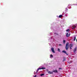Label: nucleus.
<instances>
[{
  "instance_id": "1",
  "label": "nucleus",
  "mask_w": 77,
  "mask_h": 77,
  "mask_svg": "<svg viewBox=\"0 0 77 77\" xmlns=\"http://www.w3.org/2000/svg\"><path fill=\"white\" fill-rule=\"evenodd\" d=\"M69 43H67L66 44V49L67 50H68V48H69Z\"/></svg>"
},
{
  "instance_id": "2",
  "label": "nucleus",
  "mask_w": 77,
  "mask_h": 77,
  "mask_svg": "<svg viewBox=\"0 0 77 77\" xmlns=\"http://www.w3.org/2000/svg\"><path fill=\"white\" fill-rule=\"evenodd\" d=\"M46 71L47 72H48V74H53V72H52L48 71V69H47Z\"/></svg>"
},
{
  "instance_id": "3",
  "label": "nucleus",
  "mask_w": 77,
  "mask_h": 77,
  "mask_svg": "<svg viewBox=\"0 0 77 77\" xmlns=\"http://www.w3.org/2000/svg\"><path fill=\"white\" fill-rule=\"evenodd\" d=\"M51 50L52 51V52L54 53H55V52L54 51V48H52L51 49Z\"/></svg>"
},
{
  "instance_id": "4",
  "label": "nucleus",
  "mask_w": 77,
  "mask_h": 77,
  "mask_svg": "<svg viewBox=\"0 0 77 77\" xmlns=\"http://www.w3.org/2000/svg\"><path fill=\"white\" fill-rule=\"evenodd\" d=\"M53 72H55V73H58V72L57 71V70H54L52 71Z\"/></svg>"
},
{
  "instance_id": "5",
  "label": "nucleus",
  "mask_w": 77,
  "mask_h": 77,
  "mask_svg": "<svg viewBox=\"0 0 77 77\" xmlns=\"http://www.w3.org/2000/svg\"><path fill=\"white\" fill-rule=\"evenodd\" d=\"M70 36V33H67L66 34V37H69Z\"/></svg>"
},
{
  "instance_id": "6",
  "label": "nucleus",
  "mask_w": 77,
  "mask_h": 77,
  "mask_svg": "<svg viewBox=\"0 0 77 77\" xmlns=\"http://www.w3.org/2000/svg\"><path fill=\"white\" fill-rule=\"evenodd\" d=\"M73 45L72 44H70L69 46V48L70 49H72V46Z\"/></svg>"
},
{
  "instance_id": "7",
  "label": "nucleus",
  "mask_w": 77,
  "mask_h": 77,
  "mask_svg": "<svg viewBox=\"0 0 77 77\" xmlns=\"http://www.w3.org/2000/svg\"><path fill=\"white\" fill-rule=\"evenodd\" d=\"M62 52L64 53H65V54H66V55H68V54H67V53H66V51H62Z\"/></svg>"
},
{
  "instance_id": "8",
  "label": "nucleus",
  "mask_w": 77,
  "mask_h": 77,
  "mask_svg": "<svg viewBox=\"0 0 77 77\" xmlns=\"http://www.w3.org/2000/svg\"><path fill=\"white\" fill-rule=\"evenodd\" d=\"M76 50H77V48H75L74 51V53H75V52L76 51Z\"/></svg>"
},
{
  "instance_id": "9",
  "label": "nucleus",
  "mask_w": 77,
  "mask_h": 77,
  "mask_svg": "<svg viewBox=\"0 0 77 77\" xmlns=\"http://www.w3.org/2000/svg\"><path fill=\"white\" fill-rule=\"evenodd\" d=\"M39 69H42V68H38L37 71V72H36L37 73V72H38V71H39Z\"/></svg>"
},
{
  "instance_id": "10",
  "label": "nucleus",
  "mask_w": 77,
  "mask_h": 77,
  "mask_svg": "<svg viewBox=\"0 0 77 77\" xmlns=\"http://www.w3.org/2000/svg\"><path fill=\"white\" fill-rule=\"evenodd\" d=\"M65 60H66V58H65V57H63V61L64 62V61H65Z\"/></svg>"
},
{
  "instance_id": "11",
  "label": "nucleus",
  "mask_w": 77,
  "mask_h": 77,
  "mask_svg": "<svg viewBox=\"0 0 77 77\" xmlns=\"http://www.w3.org/2000/svg\"><path fill=\"white\" fill-rule=\"evenodd\" d=\"M75 27H76V26H72V29H75Z\"/></svg>"
},
{
  "instance_id": "12",
  "label": "nucleus",
  "mask_w": 77,
  "mask_h": 77,
  "mask_svg": "<svg viewBox=\"0 0 77 77\" xmlns=\"http://www.w3.org/2000/svg\"><path fill=\"white\" fill-rule=\"evenodd\" d=\"M65 42H66V41L65 40H64L63 41V44H65Z\"/></svg>"
},
{
  "instance_id": "13",
  "label": "nucleus",
  "mask_w": 77,
  "mask_h": 77,
  "mask_svg": "<svg viewBox=\"0 0 77 77\" xmlns=\"http://www.w3.org/2000/svg\"><path fill=\"white\" fill-rule=\"evenodd\" d=\"M62 17V15H59V18H61V17Z\"/></svg>"
},
{
  "instance_id": "14",
  "label": "nucleus",
  "mask_w": 77,
  "mask_h": 77,
  "mask_svg": "<svg viewBox=\"0 0 77 77\" xmlns=\"http://www.w3.org/2000/svg\"><path fill=\"white\" fill-rule=\"evenodd\" d=\"M58 51H59V52H60V49L59 48H58Z\"/></svg>"
},
{
  "instance_id": "15",
  "label": "nucleus",
  "mask_w": 77,
  "mask_h": 77,
  "mask_svg": "<svg viewBox=\"0 0 77 77\" xmlns=\"http://www.w3.org/2000/svg\"><path fill=\"white\" fill-rule=\"evenodd\" d=\"M50 57H53V55H50Z\"/></svg>"
},
{
  "instance_id": "16",
  "label": "nucleus",
  "mask_w": 77,
  "mask_h": 77,
  "mask_svg": "<svg viewBox=\"0 0 77 77\" xmlns=\"http://www.w3.org/2000/svg\"><path fill=\"white\" fill-rule=\"evenodd\" d=\"M75 39H76V38L75 37V36H74V41H75Z\"/></svg>"
},
{
  "instance_id": "17",
  "label": "nucleus",
  "mask_w": 77,
  "mask_h": 77,
  "mask_svg": "<svg viewBox=\"0 0 77 77\" xmlns=\"http://www.w3.org/2000/svg\"><path fill=\"white\" fill-rule=\"evenodd\" d=\"M42 69H45V67H42Z\"/></svg>"
},
{
  "instance_id": "18",
  "label": "nucleus",
  "mask_w": 77,
  "mask_h": 77,
  "mask_svg": "<svg viewBox=\"0 0 77 77\" xmlns=\"http://www.w3.org/2000/svg\"><path fill=\"white\" fill-rule=\"evenodd\" d=\"M44 75V74H41L40 75L41 76H43V75Z\"/></svg>"
},
{
  "instance_id": "19",
  "label": "nucleus",
  "mask_w": 77,
  "mask_h": 77,
  "mask_svg": "<svg viewBox=\"0 0 77 77\" xmlns=\"http://www.w3.org/2000/svg\"><path fill=\"white\" fill-rule=\"evenodd\" d=\"M66 32H69V29H68L66 30Z\"/></svg>"
},
{
  "instance_id": "20",
  "label": "nucleus",
  "mask_w": 77,
  "mask_h": 77,
  "mask_svg": "<svg viewBox=\"0 0 77 77\" xmlns=\"http://www.w3.org/2000/svg\"><path fill=\"white\" fill-rule=\"evenodd\" d=\"M59 69H62V68H59Z\"/></svg>"
},
{
  "instance_id": "21",
  "label": "nucleus",
  "mask_w": 77,
  "mask_h": 77,
  "mask_svg": "<svg viewBox=\"0 0 77 77\" xmlns=\"http://www.w3.org/2000/svg\"><path fill=\"white\" fill-rule=\"evenodd\" d=\"M34 77H36V75H35Z\"/></svg>"
},
{
  "instance_id": "22",
  "label": "nucleus",
  "mask_w": 77,
  "mask_h": 77,
  "mask_svg": "<svg viewBox=\"0 0 77 77\" xmlns=\"http://www.w3.org/2000/svg\"><path fill=\"white\" fill-rule=\"evenodd\" d=\"M59 45L60 46V45H61V44H60V45Z\"/></svg>"
},
{
  "instance_id": "23",
  "label": "nucleus",
  "mask_w": 77,
  "mask_h": 77,
  "mask_svg": "<svg viewBox=\"0 0 77 77\" xmlns=\"http://www.w3.org/2000/svg\"><path fill=\"white\" fill-rule=\"evenodd\" d=\"M34 74H35V72H34Z\"/></svg>"
},
{
  "instance_id": "24",
  "label": "nucleus",
  "mask_w": 77,
  "mask_h": 77,
  "mask_svg": "<svg viewBox=\"0 0 77 77\" xmlns=\"http://www.w3.org/2000/svg\"><path fill=\"white\" fill-rule=\"evenodd\" d=\"M76 41L77 42V39H76Z\"/></svg>"
},
{
  "instance_id": "25",
  "label": "nucleus",
  "mask_w": 77,
  "mask_h": 77,
  "mask_svg": "<svg viewBox=\"0 0 77 77\" xmlns=\"http://www.w3.org/2000/svg\"><path fill=\"white\" fill-rule=\"evenodd\" d=\"M74 5H75V4H74Z\"/></svg>"
}]
</instances>
